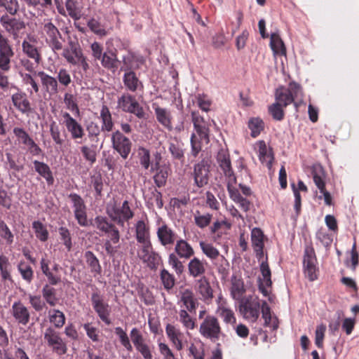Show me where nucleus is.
<instances>
[{
    "instance_id": "obj_12",
    "label": "nucleus",
    "mask_w": 359,
    "mask_h": 359,
    "mask_svg": "<svg viewBox=\"0 0 359 359\" xmlns=\"http://www.w3.org/2000/svg\"><path fill=\"white\" fill-rule=\"evenodd\" d=\"M14 52L9 40L0 32V69L7 72L11 68V60Z\"/></svg>"
},
{
    "instance_id": "obj_30",
    "label": "nucleus",
    "mask_w": 359,
    "mask_h": 359,
    "mask_svg": "<svg viewBox=\"0 0 359 359\" xmlns=\"http://www.w3.org/2000/svg\"><path fill=\"white\" fill-rule=\"evenodd\" d=\"M135 236L139 243L151 242L149 228L143 220H139L135 225Z\"/></svg>"
},
{
    "instance_id": "obj_31",
    "label": "nucleus",
    "mask_w": 359,
    "mask_h": 359,
    "mask_svg": "<svg viewBox=\"0 0 359 359\" xmlns=\"http://www.w3.org/2000/svg\"><path fill=\"white\" fill-rule=\"evenodd\" d=\"M100 60L102 65L106 69L114 72L118 68V60L116 51L109 50L104 53Z\"/></svg>"
},
{
    "instance_id": "obj_47",
    "label": "nucleus",
    "mask_w": 359,
    "mask_h": 359,
    "mask_svg": "<svg viewBox=\"0 0 359 359\" xmlns=\"http://www.w3.org/2000/svg\"><path fill=\"white\" fill-rule=\"evenodd\" d=\"M199 245L203 253L207 257L210 258L212 260H215L220 257L219 250L216 248H215L212 244L201 241Z\"/></svg>"
},
{
    "instance_id": "obj_10",
    "label": "nucleus",
    "mask_w": 359,
    "mask_h": 359,
    "mask_svg": "<svg viewBox=\"0 0 359 359\" xmlns=\"http://www.w3.org/2000/svg\"><path fill=\"white\" fill-rule=\"evenodd\" d=\"M69 198L72 203L74 217L78 224L81 226H88L89 223L87 219V208L83 199L75 193L70 194Z\"/></svg>"
},
{
    "instance_id": "obj_55",
    "label": "nucleus",
    "mask_w": 359,
    "mask_h": 359,
    "mask_svg": "<svg viewBox=\"0 0 359 359\" xmlns=\"http://www.w3.org/2000/svg\"><path fill=\"white\" fill-rule=\"evenodd\" d=\"M267 258L264 259V258L261 259L259 262H261L260 264V271L263 277L262 282H264L265 285L266 286H271L272 284L271 280V270L269 269L268 262L266 261Z\"/></svg>"
},
{
    "instance_id": "obj_5",
    "label": "nucleus",
    "mask_w": 359,
    "mask_h": 359,
    "mask_svg": "<svg viewBox=\"0 0 359 359\" xmlns=\"http://www.w3.org/2000/svg\"><path fill=\"white\" fill-rule=\"evenodd\" d=\"M199 332L204 338L215 342L219 339L222 334L218 319L210 315H208L200 325Z\"/></svg>"
},
{
    "instance_id": "obj_25",
    "label": "nucleus",
    "mask_w": 359,
    "mask_h": 359,
    "mask_svg": "<svg viewBox=\"0 0 359 359\" xmlns=\"http://www.w3.org/2000/svg\"><path fill=\"white\" fill-rule=\"evenodd\" d=\"M175 245L174 252L180 258L189 259L194 255L191 245L185 240L179 238Z\"/></svg>"
},
{
    "instance_id": "obj_3",
    "label": "nucleus",
    "mask_w": 359,
    "mask_h": 359,
    "mask_svg": "<svg viewBox=\"0 0 359 359\" xmlns=\"http://www.w3.org/2000/svg\"><path fill=\"white\" fill-rule=\"evenodd\" d=\"M276 102L269 107V112L273 118L276 121H281L284 118L283 107L291 103H294L295 108L298 109L301 102L294 101L292 91H276Z\"/></svg>"
},
{
    "instance_id": "obj_20",
    "label": "nucleus",
    "mask_w": 359,
    "mask_h": 359,
    "mask_svg": "<svg viewBox=\"0 0 359 359\" xmlns=\"http://www.w3.org/2000/svg\"><path fill=\"white\" fill-rule=\"evenodd\" d=\"M264 238L263 231L259 228H254L251 231V241L256 257L259 261L264 258Z\"/></svg>"
},
{
    "instance_id": "obj_51",
    "label": "nucleus",
    "mask_w": 359,
    "mask_h": 359,
    "mask_svg": "<svg viewBox=\"0 0 359 359\" xmlns=\"http://www.w3.org/2000/svg\"><path fill=\"white\" fill-rule=\"evenodd\" d=\"M42 294L46 302L51 306L56 305L57 299L55 296V290L49 286L48 284L45 285L42 289Z\"/></svg>"
},
{
    "instance_id": "obj_37",
    "label": "nucleus",
    "mask_w": 359,
    "mask_h": 359,
    "mask_svg": "<svg viewBox=\"0 0 359 359\" xmlns=\"http://www.w3.org/2000/svg\"><path fill=\"white\" fill-rule=\"evenodd\" d=\"M270 46L275 55H286V48L278 34L272 33L271 34Z\"/></svg>"
},
{
    "instance_id": "obj_15",
    "label": "nucleus",
    "mask_w": 359,
    "mask_h": 359,
    "mask_svg": "<svg viewBox=\"0 0 359 359\" xmlns=\"http://www.w3.org/2000/svg\"><path fill=\"white\" fill-rule=\"evenodd\" d=\"M304 269L305 276L311 280L313 281L317 278L316 275V257L313 248L307 246L305 248L304 256Z\"/></svg>"
},
{
    "instance_id": "obj_27",
    "label": "nucleus",
    "mask_w": 359,
    "mask_h": 359,
    "mask_svg": "<svg viewBox=\"0 0 359 359\" xmlns=\"http://www.w3.org/2000/svg\"><path fill=\"white\" fill-rule=\"evenodd\" d=\"M123 65L121 69L125 72H129L140 69L144 64V60L142 56L129 53L123 57Z\"/></svg>"
},
{
    "instance_id": "obj_62",
    "label": "nucleus",
    "mask_w": 359,
    "mask_h": 359,
    "mask_svg": "<svg viewBox=\"0 0 359 359\" xmlns=\"http://www.w3.org/2000/svg\"><path fill=\"white\" fill-rule=\"evenodd\" d=\"M137 101L130 95H123L118 100V106L124 111L129 112Z\"/></svg>"
},
{
    "instance_id": "obj_26",
    "label": "nucleus",
    "mask_w": 359,
    "mask_h": 359,
    "mask_svg": "<svg viewBox=\"0 0 359 359\" xmlns=\"http://www.w3.org/2000/svg\"><path fill=\"white\" fill-rule=\"evenodd\" d=\"M245 292L244 283L241 277L233 276L231 278L230 294L234 300L241 301Z\"/></svg>"
},
{
    "instance_id": "obj_53",
    "label": "nucleus",
    "mask_w": 359,
    "mask_h": 359,
    "mask_svg": "<svg viewBox=\"0 0 359 359\" xmlns=\"http://www.w3.org/2000/svg\"><path fill=\"white\" fill-rule=\"evenodd\" d=\"M248 127L251 130V136L257 137L264 129V123L259 118H252L248 122Z\"/></svg>"
},
{
    "instance_id": "obj_6",
    "label": "nucleus",
    "mask_w": 359,
    "mask_h": 359,
    "mask_svg": "<svg viewBox=\"0 0 359 359\" xmlns=\"http://www.w3.org/2000/svg\"><path fill=\"white\" fill-rule=\"evenodd\" d=\"M240 302V312L243 316L251 321L255 322L262 309V303L257 297L248 296L241 299Z\"/></svg>"
},
{
    "instance_id": "obj_11",
    "label": "nucleus",
    "mask_w": 359,
    "mask_h": 359,
    "mask_svg": "<svg viewBox=\"0 0 359 359\" xmlns=\"http://www.w3.org/2000/svg\"><path fill=\"white\" fill-rule=\"evenodd\" d=\"M92 305L99 318L107 325H110L111 320L109 318L111 308L104 302L102 297L98 292H93L91 296Z\"/></svg>"
},
{
    "instance_id": "obj_59",
    "label": "nucleus",
    "mask_w": 359,
    "mask_h": 359,
    "mask_svg": "<svg viewBox=\"0 0 359 359\" xmlns=\"http://www.w3.org/2000/svg\"><path fill=\"white\" fill-rule=\"evenodd\" d=\"M97 146L92 144L91 147L83 146L81 147V151L86 161L93 164L96 161V149Z\"/></svg>"
},
{
    "instance_id": "obj_28",
    "label": "nucleus",
    "mask_w": 359,
    "mask_h": 359,
    "mask_svg": "<svg viewBox=\"0 0 359 359\" xmlns=\"http://www.w3.org/2000/svg\"><path fill=\"white\" fill-rule=\"evenodd\" d=\"M196 285L197 292L201 296V299L209 303L213 297V294L208 280L205 277L198 279L196 281Z\"/></svg>"
},
{
    "instance_id": "obj_56",
    "label": "nucleus",
    "mask_w": 359,
    "mask_h": 359,
    "mask_svg": "<svg viewBox=\"0 0 359 359\" xmlns=\"http://www.w3.org/2000/svg\"><path fill=\"white\" fill-rule=\"evenodd\" d=\"M0 8H4L9 14L15 15L19 10L18 0H0Z\"/></svg>"
},
{
    "instance_id": "obj_49",
    "label": "nucleus",
    "mask_w": 359,
    "mask_h": 359,
    "mask_svg": "<svg viewBox=\"0 0 359 359\" xmlns=\"http://www.w3.org/2000/svg\"><path fill=\"white\" fill-rule=\"evenodd\" d=\"M212 215L210 213L202 214L196 210L194 214L195 224L199 228L203 229L208 226L212 220Z\"/></svg>"
},
{
    "instance_id": "obj_1",
    "label": "nucleus",
    "mask_w": 359,
    "mask_h": 359,
    "mask_svg": "<svg viewBox=\"0 0 359 359\" xmlns=\"http://www.w3.org/2000/svg\"><path fill=\"white\" fill-rule=\"evenodd\" d=\"M94 227L99 230L102 235H106L108 238L104 242V247L107 254L109 256H114L118 250V246H114L113 244H118L120 241L121 234L118 228L114 224L109 222L106 217L97 216L91 224Z\"/></svg>"
},
{
    "instance_id": "obj_54",
    "label": "nucleus",
    "mask_w": 359,
    "mask_h": 359,
    "mask_svg": "<svg viewBox=\"0 0 359 359\" xmlns=\"http://www.w3.org/2000/svg\"><path fill=\"white\" fill-rule=\"evenodd\" d=\"M169 151L173 158L183 162L184 160V152L183 145L180 143H170Z\"/></svg>"
},
{
    "instance_id": "obj_52",
    "label": "nucleus",
    "mask_w": 359,
    "mask_h": 359,
    "mask_svg": "<svg viewBox=\"0 0 359 359\" xmlns=\"http://www.w3.org/2000/svg\"><path fill=\"white\" fill-rule=\"evenodd\" d=\"M32 228L34 230L36 236L41 241H46L48 238V231L46 226L39 221H34L32 223Z\"/></svg>"
},
{
    "instance_id": "obj_60",
    "label": "nucleus",
    "mask_w": 359,
    "mask_h": 359,
    "mask_svg": "<svg viewBox=\"0 0 359 359\" xmlns=\"http://www.w3.org/2000/svg\"><path fill=\"white\" fill-rule=\"evenodd\" d=\"M161 279L165 289L169 290L173 287L175 279L173 275L170 273L168 270L163 269L161 271Z\"/></svg>"
},
{
    "instance_id": "obj_58",
    "label": "nucleus",
    "mask_w": 359,
    "mask_h": 359,
    "mask_svg": "<svg viewBox=\"0 0 359 359\" xmlns=\"http://www.w3.org/2000/svg\"><path fill=\"white\" fill-rule=\"evenodd\" d=\"M168 264L177 275H180L183 273L184 266L182 262L179 259V257L175 253H170L169 255Z\"/></svg>"
},
{
    "instance_id": "obj_50",
    "label": "nucleus",
    "mask_w": 359,
    "mask_h": 359,
    "mask_svg": "<svg viewBox=\"0 0 359 359\" xmlns=\"http://www.w3.org/2000/svg\"><path fill=\"white\" fill-rule=\"evenodd\" d=\"M216 313L223 319L224 323L230 324H233L236 323V317L234 316V313L229 307V306L217 309Z\"/></svg>"
},
{
    "instance_id": "obj_23",
    "label": "nucleus",
    "mask_w": 359,
    "mask_h": 359,
    "mask_svg": "<svg viewBox=\"0 0 359 359\" xmlns=\"http://www.w3.org/2000/svg\"><path fill=\"white\" fill-rule=\"evenodd\" d=\"M217 161L226 177L231 179V181L233 182L235 175L231 168L229 154L224 150L219 151L217 156Z\"/></svg>"
},
{
    "instance_id": "obj_16",
    "label": "nucleus",
    "mask_w": 359,
    "mask_h": 359,
    "mask_svg": "<svg viewBox=\"0 0 359 359\" xmlns=\"http://www.w3.org/2000/svg\"><path fill=\"white\" fill-rule=\"evenodd\" d=\"M75 50V51L74 50H63L62 55L69 64L79 66L86 72L89 69L87 58L84 56L81 48Z\"/></svg>"
},
{
    "instance_id": "obj_64",
    "label": "nucleus",
    "mask_w": 359,
    "mask_h": 359,
    "mask_svg": "<svg viewBox=\"0 0 359 359\" xmlns=\"http://www.w3.org/2000/svg\"><path fill=\"white\" fill-rule=\"evenodd\" d=\"M0 236L5 239L8 244L13 242V235L6 224L0 219Z\"/></svg>"
},
{
    "instance_id": "obj_44",
    "label": "nucleus",
    "mask_w": 359,
    "mask_h": 359,
    "mask_svg": "<svg viewBox=\"0 0 359 359\" xmlns=\"http://www.w3.org/2000/svg\"><path fill=\"white\" fill-rule=\"evenodd\" d=\"M178 320L187 330H194L196 327V319L193 318L184 309L179 311Z\"/></svg>"
},
{
    "instance_id": "obj_63",
    "label": "nucleus",
    "mask_w": 359,
    "mask_h": 359,
    "mask_svg": "<svg viewBox=\"0 0 359 359\" xmlns=\"http://www.w3.org/2000/svg\"><path fill=\"white\" fill-rule=\"evenodd\" d=\"M140 163L144 169H148L150 165V152L148 149L140 147L138 149Z\"/></svg>"
},
{
    "instance_id": "obj_35",
    "label": "nucleus",
    "mask_w": 359,
    "mask_h": 359,
    "mask_svg": "<svg viewBox=\"0 0 359 359\" xmlns=\"http://www.w3.org/2000/svg\"><path fill=\"white\" fill-rule=\"evenodd\" d=\"M33 164L35 171L45 178L48 184H52L54 179L49 166L46 163L37 160H34Z\"/></svg>"
},
{
    "instance_id": "obj_14",
    "label": "nucleus",
    "mask_w": 359,
    "mask_h": 359,
    "mask_svg": "<svg viewBox=\"0 0 359 359\" xmlns=\"http://www.w3.org/2000/svg\"><path fill=\"white\" fill-rule=\"evenodd\" d=\"M156 235L160 244L165 248H170L179 238L177 233L166 224L157 228Z\"/></svg>"
},
{
    "instance_id": "obj_24",
    "label": "nucleus",
    "mask_w": 359,
    "mask_h": 359,
    "mask_svg": "<svg viewBox=\"0 0 359 359\" xmlns=\"http://www.w3.org/2000/svg\"><path fill=\"white\" fill-rule=\"evenodd\" d=\"M64 123L73 139L82 138L84 131L82 126L67 112L63 114Z\"/></svg>"
},
{
    "instance_id": "obj_43",
    "label": "nucleus",
    "mask_w": 359,
    "mask_h": 359,
    "mask_svg": "<svg viewBox=\"0 0 359 359\" xmlns=\"http://www.w3.org/2000/svg\"><path fill=\"white\" fill-rule=\"evenodd\" d=\"M49 320L55 328H61L65 323V314L57 309H52L48 311Z\"/></svg>"
},
{
    "instance_id": "obj_13",
    "label": "nucleus",
    "mask_w": 359,
    "mask_h": 359,
    "mask_svg": "<svg viewBox=\"0 0 359 359\" xmlns=\"http://www.w3.org/2000/svg\"><path fill=\"white\" fill-rule=\"evenodd\" d=\"M112 147L121 156L126 159L131 151L132 143L119 130H116L111 135Z\"/></svg>"
},
{
    "instance_id": "obj_45",
    "label": "nucleus",
    "mask_w": 359,
    "mask_h": 359,
    "mask_svg": "<svg viewBox=\"0 0 359 359\" xmlns=\"http://www.w3.org/2000/svg\"><path fill=\"white\" fill-rule=\"evenodd\" d=\"M11 264L5 255H0V272L3 280H12Z\"/></svg>"
},
{
    "instance_id": "obj_8",
    "label": "nucleus",
    "mask_w": 359,
    "mask_h": 359,
    "mask_svg": "<svg viewBox=\"0 0 359 359\" xmlns=\"http://www.w3.org/2000/svg\"><path fill=\"white\" fill-rule=\"evenodd\" d=\"M211 161L204 158L194 165L192 176L194 184L198 188L203 187L208 183L210 172Z\"/></svg>"
},
{
    "instance_id": "obj_36",
    "label": "nucleus",
    "mask_w": 359,
    "mask_h": 359,
    "mask_svg": "<svg viewBox=\"0 0 359 359\" xmlns=\"http://www.w3.org/2000/svg\"><path fill=\"white\" fill-rule=\"evenodd\" d=\"M84 257L88 266L90 269V272L94 274V276L100 275L102 272V267L95 254L91 251H86Z\"/></svg>"
},
{
    "instance_id": "obj_46",
    "label": "nucleus",
    "mask_w": 359,
    "mask_h": 359,
    "mask_svg": "<svg viewBox=\"0 0 359 359\" xmlns=\"http://www.w3.org/2000/svg\"><path fill=\"white\" fill-rule=\"evenodd\" d=\"M18 270L20 272L22 279L30 283L34 278V271L31 266L24 261H20L18 264Z\"/></svg>"
},
{
    "instance_id": "obj_40",
    "label": "nucleus",
    "mask_w": 359,
    "mask_h": 359,
    "mask_svg": "<svg viewBox=\"0 0 359 359\" xmlns=\"http://www.w3.org/2000/svg\"><path fill=\"white\" fill-rule=\"evenodd\" d=\"M258 156L259 161L263 163H265L266 166L270 169L272 166L273 157L263 141L259 142Z\"/></svg>"
},
{
    "instance_id": "obj_7",
    "label": "nucleus",
    "mask_w": 359,
    "mask_h": 359,
    "mask_svg": "<svg viewBox=\"0 0 359 359\" xmlns=\"http://www.w3.org/2000/svg\"><path fill=\"white\" fill-rule=\"evenodd\" d=\"M46 42L54 53L62 50L63 45L60 41L62 34L57 27L50 20H44L42 29Z\"/></svg>"
},
{
    "instance_id": "obj_19",
    "label": "nucleus",
    "mask_w": 359,
    "mask_h": 359,
    "mask_svg": "<svg viewBox=\"0 0 359 359\" xmlns=\"http://www.w3.org/2000/svg\"><path fill=\"white\" fill-rule=\"evenodd\" d=\"M12 315L15 320L22 325H26L29 322L30 313L28 309L20 302H15L11 308Z\"/></svg>"
},
{
    "instance_id": "obj_17",
    "label": "nucleus",
    "mask_w": 359,
    "mask_h": 359,
    "mask_svg": "<svg viewBox=\"0 0 359 359\" xmlns=\"http://www.w3.org/2000/svg\"><path fill=\"white\" fill-rule=\"evenodd\" d=\"M137 256L149 267H154L158 263L160 259L158 253L154 251L151 242L141 243V246L137 252Z\"/></svg>"
},
{
    "instance_id": "obj_39",
    "label": "nucleus",
    "mask_w": 359,
    "mask_h": 359,
    "mask_svg": "<svg viewBox=\"0 0 359 359\" xmlns=\"http://www.w3.org/2000/svg\"><path fill=\"white\" fill-rule=\"evenodd\" d=\"M123 82L128 90H139L142 88V83L133 71L126 72Z\"/></svg>"
},
{
    "instance_id": "obj_34",
    "label": "nucleus",
    "mask_w": 359,
    "mask_h": 359,
    "mask_svg": "<svg viewBox=\"0 0 359 359\" xmlns=\"http://www.w3.org/2000/svg\"><path fill=\"white\" fill-rule=\"evenodd\" d=\"M145 198L149 208L156 206L158 209H161L163 206L162 194L156 188H150Z\"/></svg>"
},
{
    "instance_id": "obj_48",
    "label": "nucleus",
    "mask_w": 359,
    "mask_h": 359,
    "mask_svg": "<svg viewBox=\"0 0 359 359\" xmlns=\"http://www.w3.org/2000/svg\"><path fill=\"white\" fill-rule=\"evenodd\" d=\"M37 77L40 79L43 87L46 88V90H57V81L55 78L43 72H38Z\"/></svg>"
},
{
    "instance_id": "obj_2",
    "label": "nucleus",
    "mask_w": 359,
    "mask_h": 359,
    "mask_svg": "<svg viewBox=\"0 0 359 359\" xmlns=\"http://www.w3.org/2000/svg\"><path fill=\"white\" fill-rule=\"evenodd\" d=\"M106 213L112 222L121 226H123L125 222L134 216L128 201L120 203L114 199L107 204Z\"/></svg>"
},
{
    "instance_id": "obj_38",
    "label": "nucleus",
    "mask_w": 359,
    "mask_h": 359,
    "mask_svg": "<svg viewBox=\"0 0 359 359\" xmlns=\"http://www.w3.org/2000/svg\"><path fill=\"white\" fill-rule=\"evenodd\" d=\"M155 114L158 121L169 130H172L171 125V115L169 110L156 107L155 108Z\"/></svg>"
},
{
    "instance_id": "obj_41",
    "label": "nucleus",
    "mask_w": 359,
    "mask_h": 359,
    "mask_svg": "<svg viewBox=\"0 0 359 359\" xmlns=\"http://www.w3.org/2000/svg\"><path fill=\"white\" fill-rule=\"evenodd\" d=\"M13 104L22 113L31 111L29 101L25 98L22 93H15L12 97Z\"/></svg>"
},
{
    "instance_id": "obj_57",
    "label": "nucleus",
    "mask_w": 359,
    "mask_h": 359,
    "mask_svg": "<svg viewBox=\"0 0 359 359\" xmlns=\"http://www.w3.org/2000/svg\"><path fill=\"white\" fill-rule=\"evenodd\" d=\"M114 332L115 334L118 337L122 346L128 351H131L133 350V346L130 344L127 333L121 327H115Z\"/></svg>"
},
{
    "instance_id": "obj_4",
    "label": "nucleus",
    "mask_w": 359,
    "mask_h": 359,
    "mask_svg": "<svg viewBox=\"0 0 359 359\" xmlns=\"http://www.w3.org/2000/svg\"><path fill=\"white\" fill-rule=\"evenodd\" d=\"M46 344L57 355H62L67 352L66 341L61 337L60 333L52 327H47L43 333Z\"/></svg>"
},
{
    "instance_id": "obj_21",
    "label": "nucleus",
    "mask_w": 359,
    "mask_h": 359,
    "mask_svg": "<svg viewBox=\"0 0 359 359\" xmlns=\"http://www.w3.org/2000/svg\"><path fill=\"white\" fill-rule=\"evenodd\" d=\"M178 304L181 307H184L190 313L195 312L198 302L193 292L186 289L180 292Z\"/></svg>"
},
{
    "instance_id": "obj_18",
    "label": "nucleus",
    "mask_w": 359,
    "mask_h": 359,
    "mask_svg": "<svg viewBox=\"0 0 359 359\" xmlns=\"http://www.w3.org/2000/svg\"><path fill=\"white\" fill-rule=\"evenodd\" d=\"M207 265L208 264L205 260L194 257L187 264L189 276L194 278H198L199 279L205 278Z\"/></svg>"
},
{
    "instance_id": "obj_42",
    "label": "nucleus",
    "mask_w": 359,
    "mask_h": 359,
    "mask_svg": "<svg viewBox=\"0 0 359 359\" xmlns=\"http://www.w3.org/2000/svg\"><path fill=\"white\" fill-rule=\"evenodd\" d=\"M100 118L102 122L101 127L102 130H106L108 132L111 131L114 123L111 119V113L107 106H102L100 111Z\"/></svg>"
},
{
    "instance_id": "obj_29",
    "label": "nucleus",
    "mask_w": 359,
    "mask_h": 359,
    "mask_svg": "<svg viewBox=\"0 0 359 359\" xmlns=\"http://www.w3.org/2000/svg\"><path fill=\"white\" fill-rule=\"evenodd\" d=\"M23 53L29 58L34 60L36 66H38L41 60V55L38 48L31 41L25 40L22 44Z\"/></svg>"
},
{
    "instance_id": "obj_33",
    "label": "nucleus",
    "mask_w": 359,
    "mask_h": 359,
    "mask_svg": "<svg viewBox=\"0 0 359 359\" xmlns=\"http://www.w3.org/2000/svg\"><path fill=\"white\" fill-rule=\"evenodd\" d=\"M165 332L176 349L177 351H181L183 348V344L180 339V337L182 335L180 331L175 328V326L168 324L165 327Z\"/></svg>"
},
{
    "instance_id": "obj_61",
    "label": "nucleus",
    "mask_w": 359,
    "mask_h": 359,
    "mask_svg": "<svg viewBox=\"0 0 359 359\" xmlns=\"http://www.w3.org/2000/svg\"><path fill=\"white\" fill-rule=\"evenodd\" d=\"M217 271L221 274L222 278H226L229 275V264L224 256L221 255L218 262L215 263Z\"/></svg>"
},
{
    "instance_id": "obj_22",
    "label": "nucleus",
    "mask_w": 359,
    "mask_h": 359,
    "mask_svg": "<svg viewBox=\"0 0 359 359\" xmlns=\"http://www.w3.org/2000/svg\"><path fill=\"white\" fill-rule=\"evenodd\" d=\"M313 179L316 186L320 190V193L323 194L325 203L327 205H331L332 197L330 194L325 189L324 173L321 168L319 170H316L313 172Z\"/></svg>"
},
{
    "instance_id": "obj_32",
    "label": "nucleus",
    "mask_w": 359,
    "mask_h": 359,
    "mask_svg": "<svg viewBox=\"0 0 359 359\" xmlns=\"http://www.w3.org/2000/svg\"><path fill=\"white\" fill-rule=\"evenodd\" d=\"M262 313L264 325L276 330L278 327V319L271 316L270 307L266 301L262 302Z\"/></svg>"
},
{
    "instance_id": "obj_9",
    "label": "nucleus",
    "mask_w": 359,
    "mask_h": 359,
    "mask_svg": "<svg viewBox=\"0 0 359 359\" xmlns=\"http://www.w3.org/2000/svg\"><path fill=\"white\" fill-rule=\"evenodd\" d=\"M0 24L6 32L13 36V39H17L25 29L24 21L19 18H12L8 14H4L0 18Z\"/></svg>"
}]
</instances>
